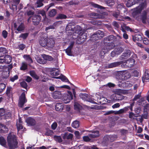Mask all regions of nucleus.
Returning <instances> with one entry per match:
<instances>
[{
  "label": "nucleus",
  "mask_w": 149,
  "mask_h": 149,
  "mask_svg": "<svg viewBox=\"0 0 149 149\" xmlns=\"http://www.w3.org/2000/svg\"><path fill=\"white\" fill-rule=\"evenodd\" d=\"M66 31L68 33H72V32H74L72 35V37L74 36H78L79 35V31H80L81 27L79 26H75L72 24L71 23H69L68 24L66 28Z\"/></svg>",
  "instance_id": "obj_1"
},
{
  "label": "nucleus",
  "mask_w": 149,
  "mask_h": 149,
  "mask_svg": "<svg viewBox=\"0 0 149 149\" xmlns=\"http://www.w3.org/2000/svg\"><path fill=\"white\" fill-rule=\"evenodd\" d=\"M7 142L10 149H14L17 147V142L16 138L13 134L10 133L7 137Z\"/></svg>",
  "instance_id": "obj_2"
},
{
  "label": "nucleus",
  "mask_w": 149,
  "mask_h": 149,
  "mask_svg": "<svg viewBox=\"0 0 149 149\" xmlns=\"http://www.w3.org/2000/svg\"><path fill=\"white\" fill-rule=\"evenodd\" d=\"M116 95H117L116 93L111 95L110 98L111 99L110 100H108L107 99L104 98H101V97L100 96L98 95L97 94H96L95 95L96 97H97V100H98V99H100L102 100L103 101L104 100L105 102H104V103H105V102L110 103L111 102H115L119 101V99H118V97L116 96Z\"/></svg>",
  "instance_id": "obj_3"
},
{
  "label": "nucleus",
  "mask_w": 149,
  "mask_h": 149,
  "mask_svg": "<svg viewBox=\"0 0 149 149\" xmlns=\"http://www.w3.org/2000/svg\"><path fill=\"white\" fill-rule=\"evenodd\" d=\"M146 6V3L145 1L136 8L134 9V12L132 13V15L134 17H135L134 15L140 13L141 10L143 9Z\"/></svg>",
  "instance_id": "obj_4"
},
{
  "label": "nucleus",
  "mask_w": 149,
  "mask_h": 149,
  "mask_svg": "<svg viewBox=\"0 0 149 149\" xmlns=\"http://www.w3.org/2000/svg\"><path fill=\"white\" fill-rule=\"evenodd\" d=\"M79 35L78 36H74L73 37V38H76L78 37H79L78 40L81 43L83 42L86 39L87 37V34L84 32L82 30L81 28V30L80 31H79Z\"/></svg>",
  "instance_id": "obj_5"
},
{
  "label": "nucleus",
  "mask_w": 149,
  "mask_h": 149,
  "mask_svg": "<svg viewBox=\"0 0 149 149\" xmlns=\"http://www.w3.org/2000/svg\"><path fill=\"white\" fill-rule=\"evenodd\" d=\"M59 74V71H57L55 72H53L51 73V74L52 76H53L52 77L56 79H60L62 81L65 82H69V81L66 77L65 76L61 75L58 77H54V76H56L58 75Z\"/></svg>",
  "instance_id": "obj_6"
},
{
  "label": "nucleus",
  "mask_w": 149,
  "mask_h": 149,
  "mask_svg": "<svg viewBox=\"0 0 149 149\" xmlns=\"http://www.w3.org/2000/svg\"><path fill=\"white\" fill-rule=\"evenodd\" d=\"M54 44L55 42L53 39L48 38L47 41V43L45 47H46L47 48L51 50L53 49Z\"/></svg>",
  "instance_id": "obj_7"
},
{
  "label": "nucleus",
  "mask_w": 149,
  "mask_h": 149,
  "mask_svg": "<svg viewBox=\"0 0 149 149\" xmlns=\"http://www.w3.org/2000/svg\"><path fill=\"white\" fill-rule=\"evenodd\" d=\"M104 36V33L102 31L100 30L97 31L92 36L93 38L95 40H97L98 39H100Z\"/></svg>",
  "instance_id": "obj_8"
},
{
  "label": "nucleus",
  "mask_w": 149,
  "mask_h": 149,
  "mask_svg": "<svg viewBox=\"0 0 149 149\" xmlns=\"http://www.w3.org/2000/svg\"><path fill=\"white\" fill-rule=\"evenodd\" d=\"M26 102V100L25 99V93L23 92L19 97V102L18 103L19 106L22 107Z\"/></svg>",
  "instance_id": "obj_9"
},
{
  "label": "nucleus",
  "mask_w": 149,
  "mask_h": 149,
  "mask_svg": "<svg viewBox=\"0 0 149 149\" xmlns=\"http://www.w3.org/2000/svg\"><path fill=\"white\" fill-rule=\"evenodd\" d=\"M115 47V45L113 43H108L107 45L105 46L102 50V52H103L105 54L108 51L113 48Z\"/></svg>",
  "instance_id": "obj_10"
},
{
  "label": "nucleus",
  "mask_w": 149,
  "mask_h": 149,
  "mask_svg": "<svg viewBox=\"0 0 149 149\" xmlns=\"http://www.w3.org/2000/svg\"><path fill=\"white\" fill-rule=\"evenodd\" d=\"M5 111L3 109H0V119H6L10 116L11 113L8 112V114H5Z\"/></svg>",
  "instance_id": "obj_11"
},
{
  "label": "nucleus",
  "mask_w": 149,
  "mask_h": 149,
  "mask_svg": "<svg viewBox=\"0 0 149 149\" xmlns=\"http://www.w3.org/2000/svg\"><path fill=\"white\" fill-rule=\"evenodd\" d=\"M123 49L120 47H118L114 49L111 53V56L112 57L116 55H118L120 54L123 51Z\"/></svg>",
  "instance_id": "obj_12"
},
{
  "label": "nucleus",
  "mask_w": 149,
  "mask_h": 149,
  "mask_svg": "<svg viewBox=\"0 0 149 149\" xmlns=\"http://www.w3.org/2000/svg\"><path fill=\"white\" fill-rule=\"evenodd\" d=\"M72 97L73 95L72 93L70 92H68V94L65 95L63 98L64 102L65 103H69L70 100L72 99Z\"/></svg>",
  "instance_id": "obj_13"
},
{
  "label": "nucleus",
  "mask_w": 149,
  "mask_h": 149,
  "mask_svg": "<svg viewBox=\"0 0 149 149\" xmlns=\"http://www.w3.org/2000/svg\"><path fill=\"white\" fill-rule=\"evenodd\" d=\"M132 54H133L132 56H136V55L132 53L131 51L130 50H127L125 52H124L123 55L120 57V59H126L130 56Z\"/></svg>",
  "instance_id": "obj_14"
},
{
  "label": "nucleus",
  "mask_w": 149,
  "mask_h": 149,
  "mask_svg": "<svg viewBox=\"0 0 149 149\" xmlns=\"http://www.w3.org/2000/svg\"><path fill=\"white\" fill-rule=\"evenodd\" d=\"M14 27L16 30L19 32L23 31L24 29V24L22 23H15L14 24Z\"/></svg>",
  "instance_id": "obj_15"
},
{
  "label": "nucleus",
  "mask_w": 149,
  "mask_h": 149,
  "mask_svg": "<svg viewBox=\"0 0 149 149\" xmlns=\"http://www.w3.org/2000/svg\"><path fill=\"white\" fill-rule=\"evenodd\" d=\"M20 2V0H12L11 6L10 8L13 11H15L17 10V5Z\"/></svg>",
  "instance_id": "obj_16"
},
{
  "label": "nucleus",
  "mask_w": 149,
  "mask_h": 149,
  "mask_svg": "<svg viewBox=\"0 0 149 149\" xmlns=\"http://www.w3.org/2000/svg\"><path fill=\"white\" fill-rule=\"evenodd\" d=\"M48 38L47 37H41L39 40V43L40 45L42 47H45L47 43Z\"/></svg>",
  "instance_id": "obj_17"
},
{
  "label": "nucleus",
  "mask_w": 149,
  "mask_h": 149,
  "mask_svg": "<svg viewBox=\"0 0 149 149\" xmlns=\"http://www.w3.org/2000/svg\"><path fill=\"white\" fill-rule=\"evenodd\" d=\"M147 12L146 11H144L142 14L141 15V19L142 22L143 23H146L147 22L149 23L148 19L146 16Z\"/></svg>",
  "instance_id": "obj_18"
},
{
  "label": "nucleus",
  "mask_w": 149,
  "mask_h": 149,
  "mask_svg": "<svg viewBox=\"0 0 149 149\" xmlns=\"http://www.w3.org/2000/svg\"><path fill=\"white\" fill-rule=\"evenodd\" d=\"M41 17L38 15H34L33 16V22L34 25H37L40 21Z\"/></svg>",
  "instance_id": "obj_19"
},
{
  "label": "nucleus",
  "mask_w": 149,
  "mask_h": 149,
  "mask_svg": "<svg viewBox=\"0 0 149 149\" xmlns=\"http://www.w3.org/2000/svg\"><path fill=\"white\" fill-rule=\"evenodd\" d=\"M34 57L37 62L40 64H44L46 63V61L44 60V59H42V56L35 55Z\"/></svg>",
  "instance_id": "obj_20"
},
{
  "label": "nucleus",
  "mask_w": 149,
  "mask_h": 149,
  "mask_svg": "<svg viewBox=\"0 0 149 149\" xmlns=\"http://www.w3.org/2000/svg\"><path fill=\"white\" fill-rule=\"evenodd\" d=\"M135 61L132 59L128 60L126 62V66L128 67H132L135 64Z\"/></svg>",
  "instance_id": "obj_21"
},
{
  "label": "nucleus",
  "mask_w": 149,
  "mask_h": 149,
  "mask_svg": "<svg viewBox=\"0 0 149 149\" xmlns=\"http://www.w3.org/2000/svg\"><path fill=\"white\" fill-rule=\"evenodd\" d=\"M64 107L63 104L60 103H57L55 105V109L57 111H61Z\"/></svg>",
  "instance_id": "obj_22"
},
{
  "label": "nucleus",
  "mask_w": 149,
  "mask_h": 149,
  "mask_svg": "<svg viewBox=\"0 0 149 149\" xmlns=\"http://www.w3.org/2000/svg\"><path fill=\"white\" fill-rule=\"evenodd\" d=\"M125 61L124 62V61H121L120 62H114L110 63L109 65V68H112L116 67L118 66L119 65H120L122 63H125Z\"/></svg>",
  "instance_id": "obj_23"
},
{
  "label": "nucleus",
  "mask_w": 149,
  "mask_h": 149,
  "mask_svg": "<svg viewBox=\"0 0 149 149\" xmlns=\"http://www.w3.org/2000/svg\"><path fill=\"white\" fill-rule=\"evenodd\" d=\"M89 15L91 17L94 18H103L104 16L102 15H99L95 13H90Z\"/></svg>",
  "instance_id": "obj_24"
},
{
  "label": "nucleus",
  "mask_w": 149,
  "mask_h": 149,
  "mask_svg": "<svg viewBox=\"0 0 149 149\" xmlns=\"http://www.w3.org/2000/svg\"><path fill=\"white\" fill-rule=\"evenodd\" d=\"M61 93L59 91H55L53 93V97L54 99H59L61 97Z\"/></svg>",
  "instance_id": "obj_25"
},
{
  "label": "nucleus",
  "mask_w": 149,
  "mask_h": 149,
  "mask_svg": "<svg viewBox=\"0 0 149 149\" xmlns=\"http://www.w3.org/2000/svg\"><path fill=\"white\" fill-rule=\"evenodd\" d=\"M88 95L86 94H81L80 95V97L84 100L88 101L92 103H94V102L92 101H91L88 98Z\"/></svg>",
  "instance_id": "obj_26"
},
{
  "label": "nucleus",
  "mask_w": 149,
  "mask_h": 149,
  "mask_svg": "<svg viewBox=\"0 0 149 149\" xmlns=\"http://www.w3.org/2000/svg\"><path fill=\"white\" fill-rule=\"evenodd\" d=\"M8 131V128L5 125L0 123V134L2 133H6Z\"/></svg>",
  "instance_id": "obj_27"
},
{
  "label": "nucleus",
  "mask_w": 149,
  "mask_h": 149,
  "mask_svg": "<svg viewBox=\"0 0 149 149\" xmlns=\"http://www.w3.org/2000/svg\"><path fill=\"white\" fill-rule=\"evenodd\" d=\"M26 121L27 124L29 125H33L35 123V120L33 119L31 117H29L27 118Z\"/></svg>",
  "instance_id": "obj_28"
},
{
  "label": "nucleus",
  "mask_w": 149,
  "mask_h": 149,
  "mask_svg": "<svg viewBox=\"0 0 149 149\" xmlns=\"http://www.w3.org/2000/svg\"><path fill=\"white\" fill-rule=\"evenodd\" d=\"M149 79V73L147 70H146L145 73V75L143 77L142 81L143 83L146 81V80Z\"/></svg>",
  "instance_id": "obj_29"
},
{
  "label": "nucleus",
  "mask_w": 149,
  "mask_h": 149,
  "mask_svg": "<svg viewBox=\"0 0 149 149\" xmlns=\"http://www.w3.org/2000/svg\"><path fill=\"white\" fill-rule=\"evenodd\" d=\"M42 57L46 62V61H52L54 59L51 56L45 54L42 55Z\"/></svg>",
  "instance_id": "obj_30"
},
{
  "label": "nucleus",
  "mask_w": 149,
  "mask_h": 149,
  "mask_svg": "<svg viewBox=\"0 0 149 149\" xmlns=\"http://www.w3.org/2000/svg\"><path fill=\"white\" fill-rule=\"evenodd\" d=\"M123 92V91L120 89H118V90L116 92L117 95H118V96H117L118 97V99H119V100H122L125 98V97L121 95L120 93H122Z\"/></svg>",
  "instance_id": "obj_31"
},
{
  "label": "nucleus",
  "mask_w": 149,
  "mask_h": 149,
  "mask_svg": "<svg viewBox=\"0 0 149 149\" xmlns=\"http://www.w3.org/2000/svg\"><path fill=\"white\" fill-rule=\"evenodd\" d=\"M142 39L141 36L139 34H136L134 36H133V40L134 41H140Z\"/></svg>",
  "instance_id": "obj_32"
},
{
  "label": "nucleus",
  "mask_w": 149,
  "mask_h": 149,
  "mask_svg": "<svg viewBox=\"0 0 149 149\" xmlns=\"http://www.w3.org/2000/svg\"><path fill=\"white\" fill-rule=\"evenodd\" d=\"M17 126L18 132L19 130L22 129L23 126L22 124V121L20 118L19 119L17 123Z\"/></svg>",
  "instance_id": "obj_33"
},
{
  "label": "nucleus",
  "mask_w": 149,
  "mask_h": 149,
  "mask_svg": "<svg viewBox=\"0 0 149 149\" xmlns=\"http://www.w3.org/2000/svg\"><path fill=\"white\" fill-rule=\"evenodd\" d=\"M0 144L2 146L5 148L7 147L6 144V141L2 137H0Z\"/></svg>",
  "instance_id": "obj_34"
},
{
  "label": "nucleus",
  "mask_w": 149,
  "mask_h": 149,
  "mask_svg": "<svg viewBox=\"0 0 149 149\" xmlns=\"http://www.w3.org/2000/svg\"><path fill=\"white\" fill-rule=\"evenodd\" d=\"M89 136L91 138H95L99 136V133L98 131H95L92 132L91 134L89 135Z\"/></svg>",
  "instance_id": "obj_35"
},
{
  "label": "nucleus",
  "mask_w": 149,
  "mask_h": 149,
  "mask_svg": "<svg viewBox=\"0 0 149 149\" xmlns=\"http://www.w3.org/2000/svg\"><path fill=\"white\" fill-rule=\"evenodd\" d=\"M23 58L29 63H31L33 62L32 58L30 57L29 55H24L23 56Z\"/></svg>",
  "instance_id": "obj_36"
},
{
  "label": "nucleus",
  "mask_w": 149,
  "mask_h": 149,
  "mask_svg": "<svg viewBox=\"0 0 149 149\" xmlns=\"http://www.w3.org/2000/svg\"><path fill=\"white\" fill-rule=\"evenodd\" d=\"M4 63L7 64H9L11 61V58L9 55L6 56L4 57Z\"/></svg>",
  "instance_id": "obj_37"
},
{
  "label": "nucleus",
  "mask_w": 149,
  "mask_h": 149,
  "mask_svg": "<svg viewBox=\"0 0 149 149\" xmlns=\"http://www.w3.org/2000/svg\"><path fill=\"white\" fill-rule=\"evenodd\" d=\"M6 94L7 96L10 97L12 95V88L7 87L6 91Z\"/></svg>",
  "instance_id": "obj_38"
},
{
  "label": "nucleus",
  "mask_w": 149,
  "mask_h": 149,
  "mask_svg": "<svg viewBox=\"0 0 149 149\" xmlns=\"http://www.w3.org/2000/svg\"><path fill=\"white\" fill-rule=\"evenodd\" d=\"M79 125V122L77 120H75L74 121L72 124V126L75 128H78Z\"/></svg>",
  "instance_id": "obj_39"
},
{
  "label": "nucleus",
  "mask_w": 149,
  "mask_h": 149,
  "mask_svg": "<svg viewBox=\"0 0 149 149\" xmlns=\"http://www.w3.org/2000/svg\"><path fill=\"white\" fill-rule=\"evenodd\" d=\"M121 27L122 29V31L123 32H125V29L126 30L128 31H132V29H130L129 27L126 26L125 25H123V26H121Z\"/></svg>",
  "instance_id": "obj_40"
},
{
  "label": "nucleus",
  "mask_w": 149,
  "mask_h": 149,
  "mask_svg": "<svg viewBox=\"0 0 149 149\" xmlns=\"http://www.w3.org/2000/svg\"><path fill=\"white\" fill-rule=\"evenodd\" d=\"M72 48H71L68 47L65 50V52L67 55L69 56H72Z\"/></svg>",
  "instance_id": "obj_41"
},
{
  "label": "nucleus",
  "mask_w": 149,
  "mask_h": 149,
  "mask_svg": "<svg viewBox=\"0 0 149 149\" xmlns=\"http://www.w3.org/2000/svg\"><path fill=\"white\" fill-rule=\"evenodd\" d=\"M27 68V65L25 62H23L22 63V65L20 69L21 70H26Z\"/></svg>",
  "instance_id": "obj_42"
},
{
  "label": "nucleus",
  "mask_w": 149,
  "mask_h": 149,
  "mask_svg": "<svg viewBox=\"0 0 149 149\" xmlns=\"http://www.w3.org/2000/svg\"><path fill=\"white\" fill-rule=\"evenodd\" d=\"M30 75L35 79H39V77L36 74L35 72L33 71H30Z\"/></svg>",
  "instance_id": "obj_43"
},
{
  "label": "nucleus",
  "mask_w": 149,
  "mask_h": 149,
  "mask_svg": "<svg viewBox=\"0 0 149 149\" xmlns=\"http://www.w3.org/2000/svg\"><path fill=\"white\" fill-rule=\"evenodd\" d=\"M106 2L107 5L111 7L114 4V1L113 0H107Z\"/></svg>",
  "instance_id": "obj_44"
},
{
  "label": "nucleus",
  "mask_w": 149,
  "mask_h": 149,
  "mask_svg": "<svg viewBox=\"0 0 149 149\" xmlns=\"http://www.w3.org/2000/svg\"><path fill=\"white\" fill-rule=\"evenodd\" d=\"M74 108L75 109H79L81 108V105L77 102H75L74 103Z\"/></svg>",
  "instance_id": "obj_45"
},
{
  "label": "nucleus",
  "mask_w": 149,
  "mask_h": 149,
  "mask_svg": "<svg viewBox=\"0 0 149 149\" xmlns=\"http://www.w3.org/2000/svg\"><path fill=\"white\" fill-rule=\"evenodd\" d=\"M0 56V68H3L4 66V58H1Z\"/></svg>",
  "instance_id": "obj_46"
},
{
  "label": "nucleus",
  "mask_w": 149,
  "mask_h": 149,
  "mask_svg": "<svg viewBox=\"0 0 149 149\" xmlns=\"http://www.w3.org/2000/svg\"><path fill=\"white\" fill-rule=\"evenodd\" d=\"M56 13V11L55 9L52 10L49 13V16L50 17L54 16Z\"/></svg>",
  "instance_id": "obj_47"
},
{
  "label": "nucleus",
  "mask_w": 149,
  "mask_h": 149,
  "mask_svg": "<svg viewBox=\"0 0 149 149\" xmlns=\"http://www.w3.org/2000/svg\"><path fill=\"white\" fill-rule=\"evenodd\" d=\"M66 16L62 14H59L56 17V19H65L66 18Z\"/></svg>",
  "instance_id": "obj_48"
},
{
  "label": "nucleus",
  "mask_w": 149,
  "mask_h": 149,
  "mask_svg": "<svg viewBox=\"0 0 149 149\" xmlns=\"http://www.w3.org/2000/svg\"><path fill=\"white\" fill-rule=\"evenodd\" d=\"M29 35V33H22L19 36V38H22L23 39H25Z\"/></svg>",
  "instance_id": "obj_49"
},
{
  "label": "nucleus",
  "mask_w": 149,
  "mask_h": 149,
  "mask_svg": "<svg viewBox=\"0 0 149 149\" xmlns=\"http://www.w3.org/2000/svg\"><path fill=\"white\" fill-rule=\"evenodd\" d=\"M43 0H38L37 2V6L38 7H39L43 6V4L42 2Z\"/></svg>",
  "instance_id": "obj_50"
},
{
  "label": "nucleus",
  "mask_w": 149,
  "mask_h": 149,
  "mask_svg": "<svg viewBox=\"0 0 149 149\" xmlns=\"http://www.w3.org/2000/svg\"><path fill=\"white\" fill-rule=\"evenodd\" d=\"M91 5L92 6H93V7H95V8H98L100 9L104 8V7L101 6H99V5L97 4H96L95 3H91Z\"/></svg>",
  "instance_id": "obj_51"
},
{
  "label": "nucleus",
  "mask_w": 149,
  "mask_h": 149,
  "mask_svg": "<svg viewBox=\"0 0 149 149\" xmlns=\"http://www.w3.org/2000/svg\"><path fill=\"white\" fill-rule=\"evenodd\" d=\"M6 87L5 84L3 83H1L0 84V92H2Z\"/></svg>",
  "instance_id": "obj_52"
},
{
  "label": "nucleus",
  "mask_w": 149,
  "mask_h": 149,
  "mask_svg": "<svg viewBox=\"0 0 149 149\" xmlns=\"http://www.w3.org/2000/svg\"><path fill=\"white\" fill-rule=\"evenodd\" d=\"M126 71H122L119 72H118V74L119 76L123 77V76H125Z\"/></svg>",
  "instance_id": "obj_53"
},
{
  "label": "nucleus",
  "mask_w": 149,
  "mask_h": 149,
  "mask_svg": "<svg viewBox=\"0 0 149 149\" xmlns=\"http://www.w3.org/2000/svg\"><path fill=\"white\" fill-rule=\"evenodd\" d=\"M133 5V4L131 0H129L126 3V6L128 7H130Z\"/></svg>",
  "instance_id": "obj_54"
},
{
  "label": "nucleus",
  "mask_w": 149,
  "mask_h": 149,
  "mask_svg": "<svg viewBox=\"0 0 149 149\" xmlns=\"http://www.w3.org/2000/svg\"><path fill=\"white\" fill-rule=\"evenodd\" d=\"M21 86L23 88H26L27 87L26 83L25 81H23L20 83Z\"/></svg>",
  "instance_id": "obj_55"
},
{
  "label": "nucleus",
  "mask_w": 149,
  "mask_h": 149,
  "mask_svg": "<svg viewBox=\"0 0 149 149\" xmlns=\"http://www.w3.org/2000/svg\"><path fill=\"white\" fill-rule=\"evenodd\" d=\"M54 139L56 140L59 142H61L62 141V139L60 136H54Z\"/></svg>",
  "instance_id": "obj_56"
},
{
  "label": "nucleus",
  "mask_w": 149,
  "mask_h": 149,
  "mask_svg": "<svg viewBox=\"0 0 149 149\" xmlns=\"http://www.w3.org/2000/svg\"><path fill=\"white\" fill-rule=\"evenodd\" d=\"M18 78V76L15 75L13 77H11L10 78V80L12 82H13L15 80L17 79Z\"/></svg>",
  "instance_id": "obj_57"
},
{
  "label": "nucleus",
  "mask_w": 149,
  "mask_h": 149,
  "mask_svg": "<svg viewBox=\"0 0 149 149\" xmlns=\"http://www.w3.org/2000/svg\"><path fill=\"white\" fill-rule=\"evenodd\" d=\"M2 34L3 38H6L7 36L8 33L6 31L4 30L2 32Z\"/></svg>",
  "instance_id": "obj_58"
},
{
  "label": "nucleus",
  "mask_w": 149,
  "mask_h": 149,
  "mask_svg": "<svg viewBox=\"0 0 149 149\" xmlns=\"http://www.w3.org/2000/svg\"><path fill=\"white\" fill-rule=\"evenodd\" d=\"M57 126V124L56 123H54L52 125V128L53 130H55Z\"/></svg>",
  "instance_id": "obj_59"
},
{
  "label": "nucleus",
  "mask_w": 149,
  "mask_h": 149,
  "mask_svg": "<svg viewBox=\"0 0 149 149\" xmlns=\"http://www.w3.org/2000/svg\"><path fill=\"white\" fill-rule=\"evenodd\" d=\"M144 44L147 45L149 44V40L147 38L144 39L143 40Z\"/></svg>",
  "instance_id": "obj_60"
},
{
  "label": "nucleus",
  "mask_w": 149,
  "mask_h": 149,
  "mask_svg": "<svg viewBox=\"0 0 149 149\" xmlns=\"http://www.w3.org/2000/svg\"><path fill=\"white\" fill-rule=\"evenodd\" d=\"M120 106V104L119 103H116L112 106V107L113 109L118 108Z\"/></svg>",
  "instance_id": "obj_61"
},
{
  "label": "nucleus",
  "mask_w": 149,
  "mask_h": 149,
  "mask_svg": "<svg viewBox=\"0 0 149 149\" xmlns=\"http://www.w3.org/2000/svg\"><path fill=\"white\" fill-rule=\"evenodd\" d=\"M25 47V45L23 44H21L19 45V48L21 50H23Z\"/></svg>",
  "instance_id": "obj_62"
},
{
  "label": "nucleus",
  "mask_w": 149,
  "mask_h": 149,
  "mask_svg": "<svg viewBox=\"0 0 149 149\" xmlns=\"http://www.w3.org/2000/svg\"><path fill=\"white\" fill-rule=\"evenodd\" d=\"M84 140L86 141H88L90 140V139L88 136H84L83 137Z\"/></svg>",
  "instance_id": "obj_63"
},
{
  "label": "nucleus",
  "mask_w": 149,
  "mask_h": 149,
  "mask_svg": "<svg viewBox=\"0 0 149 149\" xmlns=\"http://www.w3.org/2000/svg\"><path fill=\"white\" fill-rule=\"evenodd\" d=\"M113 36L112 35H111L109 36L107 38V39L108 40L110 41L111 40H112L113 39Z\"/></svg>",
  "instance_id": "obj_64"
}]
</instances>
